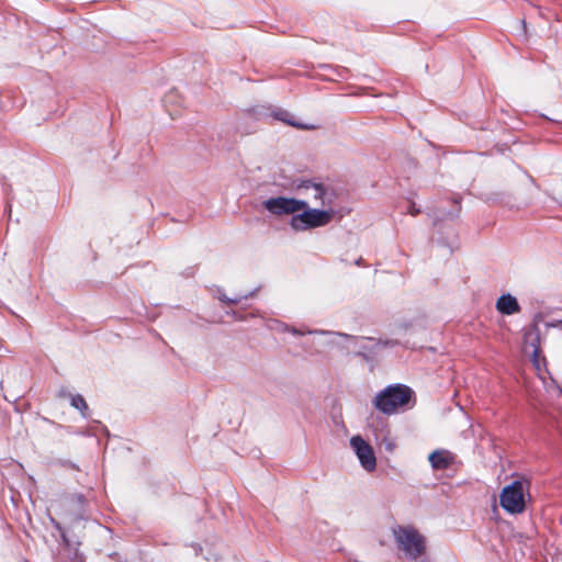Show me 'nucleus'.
<instances>
[{
	"label": "nucleus",
	"instance_id": "nucleus-1",
	"mask_svg": "<svg viewBox=\"0 0 562 562\" xmlns=\"http://www.w3.org/2000/svg\"><path fill=\"white\" fill-rule=\"evenodd\" d=\"M414 392L404 384L389 385L373 398V406L385 415H393L408 406Z\"/></svg>",
	"mask_w": 562,
	"mask_h": 562
},
{
	"label": "nucleus",
	"instance_id": "nucleus-2",
	"mask_svg": "<svg viewBox=\"0 0 562 562\" xmlns=\"http://www.w3.org/2000/svg\"><path fill=\"white\" fill-rule=\"evenodd\" d=\"M392 536L395 540L397 549L402 551L408 559L416 560L426 551L425 537L411 525L394 526L392 528Z\"/></svg>",
	"mask_w": 562,
	"mask_h": 562
},
{
	"label": "nucleus",
	"instance_id": "nucleus-3",
	"mask_svg": "<svg viewBox=\"0 0 562 562\" xmlns=\"http://www.w3.org/2000/svg\"><path fill=\"white\" fill-rule=\"evenodd\" d=\"M300 212V214L293 215L290 221V226L296 232L326 226L335 215L334 207H310L307 201L306 207Z\"/></svg>",
	"mask_w": 562,
	"mask_h": 562
},
{
	"label": "nucleus",
	"instance_id": "nucleus-4",
	"mask_svg": "<svg viewBox=\"0 0 562 562\" xmlns=\"http://www.w3.org/2000/svg\"><path fill=\"white\" fill-rule=\"evenodd\" d=\"M530 483L526 479L516 480L505 486L499 495L501 506L509 514H521L526 507V495Z\"/></svg>",
	"mask_w": 562,
	"mask_h": 562
},
{
	"label": "nucleus",
	"instance_id": "nucleus-5",
	"mask_svg": "<svg viewBox=\"0 0 562 562\" xmlns=\"http://www.w3.org/2000/svg\"><path fill=\"white\" fill-rule=\"evenodd\" d=\"M297 188L300 190H303L304 194L317 207H333L334 206L335 193L330 187L325 186L322 182L306 180V181H302Z\"/></svg>",
	"mask_w": 562,
	"mask_h": 562
},
{
	"label": "nucleus",
	"instance_id": "nucleus-6",
	"mask_svg": "<svg viewBox=\"0 0 562 562\" xmlns=\"http://www.w3.org/2000/svg\"><path fill=\"white\" fill-rule=\"evenodd\" d=\"M326 347L330 349H351L361 348L370 350L378 347L376 341L373 338L367 337H350L339 333H327L326 334Z\"/></svg>",
	"mask_w": 562,
	"mask_h": 562
},
{
	"label": "nucleus",
	"instance_id": "nucleus-7",
	"mask_svg": "<svg viewBox=\"0 0 562 562\" xmlns=\"http://www.w3.org/2000/svg\"><path fill=\"white\" fill-rule=\"evenodd\" d=\"M265 209L273 215H296L297 212L306 207L305 200L294 198L277 196L263 202Z\"/></svg>",
	"mask_w": 562,
	"mask_h": 562
},
{
	"label": "nucleus",
	"instance_id": "nucleus-8",
	"mask_svg": "<svg viewBox=\"0 0 562 562\" xmlns=\"http://www.w3.org/2000/svg\"><path fill=\"white\" fill-rule=\"evenodd\" d=\"M350 447L356 454L360 465L367 472H373L376 469V457L372 446L360 435L350 438Z\"/></svg>",
	"mask_w": 562,
	"mask_h": 562
},
{
	"label": "nucleus",
	"instance_id": "nucleus-9",
	"mask_svg": "<svg viewBox=\"0 0 562 562\" xmlns=\"http://www.w3.org/2000/svg\"><path fill=\"white\" fill-rule=\"evenodd\" d=\"M374 439L376 445L389 453H393L397 448V439L389 427L376 429L374 431Z\"/></svg>",
	"mask_w": 562,
	"mask_h": 562
},
{
	"label": "nucleus",
	"instance_id": "nucleus-10",
	"mask_svg": "<svg viewBox=\"0 0 562 562\" xmlns=\"http://www.w3.org/2000/svg\"><path fill=\"white\" fill-rule=\"evenodd\" d=\"M428 460L432 469L446 470L453 463L454 457L448 450H436L429 454Z\"/></svg>",
	"mask_w": 562,
	"mask_h": 562
},
{
	"label": "nucleus",
	"instance_id": "nucleus-11",
	"mask_svg": "<svg viewBox=\"0 0 562 562\" xmlns=\"http://www.w3.org/2000/svg\"><path fill=\"white\" fill-rule=\"evenodd\" d=\"M541 337L540 330L536 326H531L525 330L524 334V350L522 351H540Z\"/></svg>",
	"mask_w": 562,
	"mask_h": 562
},
{
	"label": "nucleus",
	"instance_id": "nucleus-12",
	"mask_svg": "<svg viewBox=\"0 0 562 562\" xmlns=\"http://www.w3.org/2000/svg\"><path fill=\"white\" fill-rule=\"evenodd\" d=\"M496 308L499 313L505 315L515 314L520 310L516 297L510 294L502 295L496 302Z\"/></svg>",
	"mask_w": 562,
	"mask_h": 562
},
{
	"label": "nucleus",
	"instance_id": "nucleus-13",
	"mask_svg": "<svg viewBox=\"0 0 562 562\" xmlns=\"http://www.w3.org/2000/svg\"><path fill=\"white\" fill-rule=\"evenodd\" d=\"M530 360L538 373V375L544 380L547 370V361L543 353H531Z\"/></svg>",
	"mask_w": 562,
	"mask_h": 562
},
{
	"label": "nucleus",
	"instance_id": "nucleus-14",
	"mask_svg": "<svg viewBox=\"0 0 562 562\" xmlns=\"http://www.w3.org/2000/svg\"><path fill=\"white\" fill-rule=\"evenodd\" d=\"M70 405L78 409L82 416H86L87 414V411H88V404L86 402V400L82 397V395L80 394H74V395H70Z\"/></svg>",
	"mask_w": 562,
	"mask_h": 562
},
{
	"label": "nucleus",
	"instance_id": "nucleus-15",
	"mask_svg": "<svg viewBox=\"0 0 562 562\" xmlns=\"http://www.w3.org/2000/svg\"><path fill=\"white\" fill-rule=\"evenodd\" d=\"M70 395H72L71 393L68 392L67 387L65 386H61L58 391H57V394L56 396L58 398H69L70 400Z\"/></svg>",
	"mask_w": 562,
	"mask_h": 562
},
{
	"label": "nucleus",
	"instance_id": "nucleus-16",
	"mask_svg": "<svg viewBox=\"0 0 562 562\" xmlns=\"http://www.w3.org/2000/svg\"><path fill=\"white\" fill-rule=\"evenodd\" d=\"M277 117H278V119H280V120H282V121H284V122H286V123H289V124H290V125H292V126H296V127H300V128H303V130H308V128H310V127H308V126H306V125H301V124H297V123H295V122H293V121H290V120H288V119H286L285 116H283V115L278 114V115H277Z\"/></svg>",
	"mask_w": 562,
	"mask_h": 562
},
{
	"label": "nucleus",
	"instance_id": "nucleus-17",
	"mask_svg": "<svg viewBox=\"0 0 562 562\" xmlns=\"http://www.w3.org/2000/svg\"><path fill=\"white\" fill-rule=\"evenodd\" d=\"M407 212L413 215V216H416L417 214L420 213V210L418 207H416L415 203L414 202H409L408 203V207H407Z\"/></svg>",
	"mask_w": 562,
	"mask_h": 562
},
{
	"label": "nucleus",
	"instance_id": "nucleus-18",
	"mask_svg": "<svg viewBox=\"0 0 562 562\" xmlns=\"http://www.w3.org/2000/svg\"><path fill=\"white\" fill-rule=\"evenodd\" d=\"M220 300L223 302H229V303H238L240 301V297L236 299H228L225 294L220 296Z\"/></svg>",
	"mask_w": 562,
	"mask_h": 562
},
{
	"label": "nucleus",
	"instance_id": "nucleus-19",
	"mask_svg": "<svg viewBox=\"0 0 562 562\" xmlns=\"http://www.w3.org/2000/svg\"><path fill=\"white\" fill-rule=\"evenodd\" d=\"M548 326L558 327L562 329V321H558L555 324H548Z\"/></svg>",
	"mask_w": 562,
	"mask_h": 562
},
{
	"label": "nucleus",
	"instance_id": "nucleus-20",
	"mask_svg": "<svg viewBox=\"0 0 562 562\" xmlns=\"http://www.w3.org/2000/svg\"><path fill=\"white\" fill-rule=\"evenodd\" d=\"M361 262H362V258H359V259L356 261V265H357V266H360V265H361Z\"/></svg>",
	"mask_w": 562,
	"mask_h": 562
},
{
	"label": "nucleus",
	"instance_id": "nucleus-21",
	"mask_svg": "<svg viewBox=\"0 0 562 562\" xmlns=\"http://www.w3.org/2000/svg\"><path fill=\"white\" fill-rule=\"evenodd\" d=\"M321 336H325L324 333H321ZM324 345L326 346V337L324 338Z\"/></svg>",
	"mask_w": 562,
	"mask_h": 562
},
{
	"label": "nucleus",
	"instance_id": "nucleus-22",
	"mask_svg": "<svg viewBox=\"0 0 562 562\" xmlns=\"http://www.w3.org/2000/svg\"><path fill=\"white\" fill-rule=\"evenodd\" d=\"M384 347L393 348V347H394V345H385Z\"/></svg>",
	"mask_w": 562,
	"mask_h": 562
}]
</instances>
